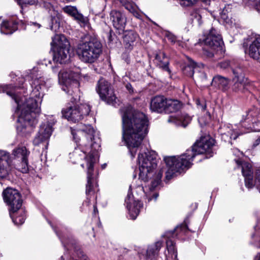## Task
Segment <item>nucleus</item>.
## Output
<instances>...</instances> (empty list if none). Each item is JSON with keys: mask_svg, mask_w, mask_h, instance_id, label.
I'll return each mask as SVG.
<instances>
[{"mask_svg": "<svg viewBox=\"0 0 260 260\" xmlns=\"http://www.w3.org/2000/svg\"><path fill=\"white\" fill-rule=\"evenodd\" d=\"M19 82L21 84L18 86L12 84L0 86V93L5 92L11 96L17 104V108L21 109L18 121L23 123L25 127H33L38 123L37 117L40 112L38 102L43 95L45 82L42 77L32 78L30 82L31 97L25 99V102L21 105L23 100L16 93V91L18 89L24 88L25 86L23 79H20Z\"/></svg>", "mask_w": 260, "mask_h": 260, "instance_id": "f257e3e1", "label": "nucleus"}, {"mask_svg": "<svg viewBox=\"0 0 260 260\" xmlns=\"http://www.w3.org/2000/svg\"><path fill=\"white\" fill-rule=\"evenodd\" d=\"M71 129V134L75 142L78 144L80 139L79 134L82 133L84 137L81 140V143L79 144V148H76L75 150L70 153V158L73 163L77 161L85 159L87 161V172L86 194L89 195L94 193V185L93 183V172L94 164L95 162L94 151L98 150L100 147L99 144L96 142H93L94 140L95 131L90 125H84V127L76 131Z\"/></svg>", "mask_w": 260, "mask_h": 260, "instance_id": "f03ea898", "label": "nucleus"}, {"mask_svg": "<svg viewBox=\"0 0 260 260\" xmlns=\"http://www.w3.org/2000/svg\"><path fill=\"white\" fill-rule=\"evenodd\" d=\"M122 139L130 154L134 158L137 149L148 133V120L142 112L136 111L131 106L121 108Z\"/></svg>", "mask_w": 260, "mask_h": 260, "instance_id": "7ed1b4c3", "label": "nucleus"}, {"mask_svg": "<svg viewBox=\"0 0 260 260\" xmlns=\"http://www.w3.org/2000/svg\"><path fill=\"white\" fill-rule=\"evenodd\" d=\"M58 80L62 84V89L71 96V103L61 111L62 116L73 122L82 120L89 115L91 108L88 104H78L80 101L78 81L74 78L73 73L68 72H60Z\"/></svg>", "mask_w": 260, "mask_h": 260, "instance_id": "20e7f679", "label": "nucleus"}, {"mask_svg": "<svg viewBox=\"0 0 260 260\" xmlns=\"http://www.w3.org/2000/svg\"><path fill=\"white\" fill-rule=\"evenodd\" d=\"M214 140L209 137L202 138L197 141L191 149H187L185 153L176 157V156H165L164 160L168 167L166 177L170 179L175 173L180 172L184 169L189 168L196 155L207 153L212 156V147Z\"/></svg>", "mask_w": 260, "mask_h": 260, "instance_id": "39448f33", "label": "nucleus"}, {"mask_svg": "<svg viewBox=\"0 0 260 260\" xmlns=\"http://www.w3.org/2000/svg\"><path fill=\"white\" fill-rule=\"evenodd\" d=\"M77 54L85 63L96 61L102 53V45L96 38H91L88 41L80 42L77 47Z\"/></svg>", "mask_w": 260, "mask_h": 260, "instance_id": "423d86ee", "label": "nucleus"}, {"mask_svg": "<svg viewBox=\"0 0 260 260\" xmlns=\"http://www.w3.org/2000/svg\"><path fill=\"white\" fill-rule=\"evenodd\" d=\"M54 49L53 60L60 64L67 63L70 59V44L63 35H56L51 43Z\"/></svg>", "mask_w": 260, "mask_h": 260, "instance_id": "0eeeda50", "label": "nucleus"}, {"mask_svg": "<svg viewBox=\"0 0 260 260\" xmlns=\"http://www.w3.org/2000/svg\"><path fill=\"white\" fill-rule=\"evenodd\" d=\"M138 161L139 179L146 182L148 180L149 175L157 166V155L155 152L153 151L140 153L138 155Z\"/></svg>", "mask_w": 260, "mask_h": 260, "instance_id": "6e6552de", "label": "nucleus"}, {"mask_svg": "<svg viewBox=\"0 0 260 260\" xmlns=\"http://www.w3.org/2000/svg\"><path fill=\"white\" fill-rule=\"evenodd\" d=\"M236 162L238 165L241 166L245 186L248 189H251L255 186L260 192V169L257 170L256 172L255 180L254 183L252 165L247 162H241L238 160H236Z\"/></svg>", "mask_w": 260, "mask_h": 260, "instance_id": "1a4fd4ad", "label": "nucleus"}, {"mask_svg": "<svg viewBox=\"0 0 260 260\" xmlns=\"http://www.w3.org/2000/svg\"><path fill=\"white\" fill-rule=\"evenodd\" d=\"M96 90L101 99L109 104L116 103V96L110 83L101 78L96 85Z\"/></svg>", "mask_w": 260, "mask_h": 260, "instance_id": "9d476101", "label": "nucleus"}, {"mask_svg": "<svg viewBox=\"0 0 260 260\" xmlns=\"http://www.w3.org/2000/svg\"><path fill=\"white\" fill-rule=\"evenodd\" d=\"M5 202L9 206V212H16L21 208L22 200L18 191L16 189L8 188L3 191Z\"/></svg>", "mask_w": 260, "mask_h": 260, "instance_id": "9b49d317", "label": "nucleus"}, {"mask_svg": "<svg viewBox=\"0 0 260 260\" xmlns=\"http://www.w3.org/2000/svg\"><path fill=\"white\" fill-rule=\"evenodd\" d=\"M188 228L186 225L182 224L176 227L175 229L171 232L167 233L166 236L168 238L166 241V248L168 250L169 254H171V258L174 256V258L176 259L177 257V251L175 246V243L171 238L170 236L172 235L174 237V235L176 233L177 236L179 233H185L187 231Z\"/></svg>", "mask_w": 260, "mask_h": 260, "instance_id": "f8f14e48", "label": "nucleus"}, {"mask_svg": "<svg viewBox=\"0 0 260 260\" xmlns=\"http://www.w3.org/2000/svg\"><path fill=\"white\" fill-rule=\"evenodd\" d=\"M248 45L249 56L254 59L260 60V36L256 35L248 38L244 42L243 47H247Z\"/></svg>", "mask_w": 260, "mask_h": 260, "instance_id": "ddd939ff", "label": "nucleus"}, {"mask_svg": "<svg viewBox=\"0 0 260 260\" xmlns=\"http://www.w3.org/2000/svg\"><path fill=\"white\" fill-rule=\"evenodd\" d=\"M203 42L206 46L216 50L222 48L223 44L221 36L214 28H211L207 36H205Z\"/></svg>", "mask_w": 260, "mask_h": 260, "instance_id": "4468645a", "label": "nucleus"}, {"mask_svg": "<svg viewBox=\"0 0 260 260\" xmlns=\"http://www.w3.org/2000/svg\"><path fill=\"white\" fill-rule=\"evenodd\" d=\"M12 159L10 153L0 150V179L5 177L11 170Z\"/></svg>", "mask_w": 260, "mask_h": 260, "instance_id": "2eb2a0df", "label": "nucleus"}, {"mask_svg": "<svg viewBox=\"0 0 260 260\" xmlns=\"http://www.w3.org/2000/svg\"><path fill=\"white\" fill-rule=\"evenodd\" d=\"M52 132V126L48 123L42 124L33 140V144L38 146L43 142L48 141Z\"/></svg>", "mask_w": 260, "mask_h": 260, "instance_id": "dca6fc26", "label": "nucleus"}, {"mask_svg": "<svg viewBox=\"0 0 260 260\" xmlns=\"http://www.w3.org/2000/svg\"><path fill=\"white\" fill-rule=\"evenodd\" d=\"M110 19L112 21L113 26L116 29L123 30L124 28L126 23V18L121 12L115 10L111 11Z\"/></svg>", "mask_w": 260, "mask_h": 260, "instance_id": "f3484780", "label": "nucleus"}, {"mask_svg": "<svg viewBox=\"0 0 260 260\" xmlns=\"http://www.w3.org/2000/svg\"><path fill=\"white\" fill-rule=\"evenodd\" d=\"M167 98L164 95L153 97L150 103V109L154 112L161 113L164 112Z\"/></svg>", "mask_w": 260, "mask_h": 260, "instance_id": "a211bd4d", "label": "nucleus"}, {"mask_svg": "<svg viewBox=\"0 0 260 260\" xmlns=\"http://www.w3.org/2000/svg\"><path fill=\"white\" fill-rule=\"evenodd\" d=\"M130 195L127 194L125 200L126 203V207L128 210L129 216L132 219H135L139 215L140 209L143 207V204L139 201H134L133 203L128 202L129 200Z\"/></svg>", "mask_w": 260, "mask_h": 260, "instance_id": "6ab92c4d", "label": "nucleus"}, {"mask_svg": "<svg viewBox=\"0 0 260 260\" xmlns=\"http://www.w3.org/2000/svg\"><path fill=\"white\" fill-rule=\"evenodd\" d=\"M212 85L217 88L225 92L230 88V79L224 77L217 75L212 79Z\"/></svg>", "mask_w": 260, "mask_h": 260, "instance_id": "aec40b11", "label": "nucleus"}, {"mask_svg": "<svg viewBox=\"0 0 260 260\" xmlns=\"http://www.w3.org/2000/svg\"><path fill=\"white\" fill-rule=\"evenodd\" d=\"M139 39L138 34L134 30H126L124 32L123 41L125 48L132 50L135 43Z\"/></svg>", "mask_w": 260, "mask_h": 260, "instance_id": "412c9836", "label": "nucleus"}, {"mask_svg": "<svg viewBox=\"0 0 260 260\" xmlns=\"http://www.w3.org/2000/svg\"><path fill=\"white\" fill-rule=\"evenodd\" d=\"M53 0H19L18 3L22 7L27 5H35L42 6L49 11L53 9L51 2Z\"/></svg>", "mask_w": 260, "mask_h": 260, "instance_id": "4be33fe9", "label": "nucleus"}, {"mask_svg": "<svg viewBox=\"0 0 260 260\" xmlns=\"http://www.w3.org/2000/svg\"><path fill=\"white\" fill-rule=\"evenodd\" d=\"M155 61L158 68L168 72L169 74L171 73V70L169 68V59L164 52H159L157 53L155 56Z\"/></svg>", "mask_w": 260, "mask_h": 260, "instance_id": "5701e85b", "label": "nucleus"}, {"mask_svg": "<svg viewBox=\"0 0 260 260\" xmlns=\"http://www.w3.org/2000/svg\"><path fill=\"white\" fill-rule=\"evenodd\" d=\"M17 21L11 20L3 21L1 26V32L5 35L12 34L18 29Z\"/></svg>", "mask_w": 260, "mask_h": 260, "instance_id": "b1692460", "label": "nucleus"}, {"mask_svg": "<svg viewBox=\"0 0 260 260\" xmlns=\"http://www.w3.org/2000/svg\"><path fill=\"white\" fill-rule=\"evenodd\" d=\"M182 104L180 101L177 100L167 98L164 113H175L180 110Z\"/></svg>", "mask_w": 260, "mask_h": 260, "instance_id": "393cba45", "label": "nucleus"}, {"mask_svg": "<svg viewBox=\"0 0 260 260\" xmlns=\"http://www.w3.org/2000/svg\"><path fill=\"white\" fill-rule=\"evenodd\" d=\"M234 83L232 86L231 90L234 93H242L247 90V80H233Z\"/></svg>", "mask_w": 260, "mask_h": 260, "instance_id": "a878e982", "label": "nucleus"}, {"mask_svg": "<svg viewBox=\"0 0 260 260\" xmlns=\"http://www.w3.org/2000/svg\"><path fill=\"white\" fill-rule=\"evenodd\" d=\"M61 20V14L58 13L57 11L52 10L50 19L51 29L54 31H57L60 27V22Z\"/></svg>", "mask_w": 260, "mask_h": 260, "instance_id": "bb28decb", "label": "nucleus"}, {"mask_svg": "<svg viewBox=\"0 0 260 260\" xmlns=\"http://www.w3.org/2000/svg\"><path fill=\"white\" fill-rule=\"evenodd\" d=\"M12 154L19 160L28 159L30 151L23 146H19L13 150Z\"/></svg>", "mask_w": 260, "mask_h": 260, "instance_id": "cd10ccee", "label": "nucleus"}, {"mask_svg": "<svg viewBox=\"0 0 260 260\" xmlns=\"http://www.w3.org/2000/svg\"><path fill=\"white\" fill-rule=\"evenodd\" d=\"M120 4L123 6L125 8L131 13L135 17L137 18H140L141 15L138 10V8L134 3L132 0H122Z\"/></svg>", "mask_w": 260, "mask_h": 260, "instance_id": "c85d7f7f", "label": "nucleus"}, {"mask_svg": "<svg viewBox=\"0 0 260 260\" xmlns=\"http://www.w3.org/2000/svg\"><path fill=\"white\" fill-rule=\"evenodd\" d=\"M161 247L162 242L161 241H157L154 245L149 246L147 250V257L152 259L153 257L157 256Z\"/></svg>", "mask_w": 260, "mask_h": 260, "instance_id": "c756f323", "label": "nucleus"}, {"mask_svg": "<svg viewBox=\"0 0 260 260\" xmlns=\"http://www.w3.org/2000/svg\"><path fill=\"white\" fill-rule=\"evenodd\" d=\"M198 66L196 62L190 58L188 59V64L183 69V73L185 75L192 77L194 75L196 70H198Z\"/></svg>", "mask_w": 260, "mask_h": 260, "instance_id": "7c9ffc66", "label": "nucleus"}, {"mask_svg": "<svg viewBox=\"0 0 260 260\" xmlns=\"http://www.w3.org/2000/svg\"><path fill=\"white\" fill-rule=\"evenodd\" d=\"M10 216L11 217L13 222L16 225H21L24 223L25 219V213L23 210H20L17 213H11L9 212Z\"/></svg>", "mask_w": 260, "mask_h": 260, "instance_id": "2f4dec72", "label": "nucleus"}, {"mask_svg": "<svg viewBox=\"0 0 260 260\" xmlns=\"http://www.w3.org/2000/svg\"><path fill=\"white\" fill-rule=\"evenodd\" d=\"M16 165V169L22 173H27L29 171L28 159L19 160Z\"/></svg>", "mask_w": 260, "mask_h": 260, "instance_id": "473e14b6", "label": "nucleus"}, {"mask_svg": "<svg viewBox=\"0 0 260 260\" xmlns=\"http://www.w3.org/2000/svg\"><path fill=\"white\" fill-rule=\"evenodd\" d=\"M232 71L234 75L233 80H247V78H245L243 70L241 67H238L233 68Z\"/></svg>", "mask_w": 260, "mask_h": 260, "instance_id": "72a5a7b5", "label": "nucleus"}, {"mask_svg": "<svg viewBox=\"0 0 260 260\" xmlns=\"http://www.w3.org/2000/svg\"><path fill=\"white\" fill-rule=\"evenodd\" d=\"M192 77L195 81L198 82H204L207 80L206 73L203 71H200L199 67L198 70H196Z\"/></svg>", "mask_w": 260, "mask_h": 260, "instance_id": "f704fd0d", "label": "nucleus"}, {"mask_svg": "<svg viewBox=\"0 0 260 260\" xmlns=\"http://www.w3.org/2000/svg\"><path fill=\"white\" fill-rule=\"evenodd\" d=\"M162 174L163 171L162 170H160L157 174L155 178L151 182V189H154L160 183Z\"/></svg>", "mask_w": 260, "mask_h": 260, "instance_id": "c9c22d12", "label": "nucleus"}, {"mask_svg": "<svg viewBox=\"0 0 260 260\" xmlns=\"http://www.w3.org/2000/svg\"><path fill=\"white\" fill-rule=\"evenodd\" d=\"M168 122L169 123H173L177 125H183L185 126V125L182 123V118L180 117H176L173 116H169Z\"/></svg>", "mask_w": 260, "mask_h": 260, "instance_id": "e433bc0d", "label": "nucleus"}, {"mask_svg": "<svg viewBox=\"0 0 260 260\" xmlns=\"http://www.w3.org/2000/svg\"><path fill=\"white\" fill-rule=\"evenodd\" d=\"M229 13L228 9L225 7L220 13V18L225 22H228L229 21Z\"/></svg>", "mask_w": 260, "mask_h": 260, "instance_id": "4c0bfd02", "label": "nucleus"}, {"mask_svg": "<svg viewBox=\"0 0 260 260\" xmlns=\"http://www.w3.org/2000/svg\"><path fill=\"white\" fill-rule=\"evenodd\" d=\"M213 50H215L212 49L211 48L210 49H207L204 47L203 48V55L209 58H212L214 54Z\"/></svg>", "mask_w": 260, "mask_h": 260, "instance_id": "58836bf2", "label": "nucleus"}, {"mask_svg": "<svg viewBox=\"0 0 260 260\" xmlns=\"http://www.w3.org/2000/svg\"><path fill=\"white\" fill-rule=\"evenodd\" d=\"M63 11L67 14H68L72 16H73L74 15H76L77 11L76 8L72 6L65 7L63 8Z\"/></svg>", "mask_w": 260, "mask_h": 260, "instance_id": "ea45409f", "label": "nucleus"}, {"mask_svg": "<svg viewBox=\"0 0 260 260\" xmlns=\"http://www.w3.org/2000/svg\"><path fill=\"white\" fill-rule=\"evenodd\" d=\"M249 3L257 12H260V0H249Z\"/></svg>", "mask_w": 260, "mask_h": 260, "instance_id": "a19ab883", "label": "nucleus"}, {"mask_svg": "<svg viewBox=\"0 0 260 260\" xmlns=\"http://www.w3.org/2000/svg\"><path fill=\"white\" fill-rule=\"evenodd\" d=\"M165 36L172 44H175L177 42L176 37L171 32H166Z\"/></svg>", "mask_w": 260, "mask_h": 260, "instance_id": "79ce46f5", "label": "nucleus"}, {"mask_svg": "<svg viewBox=\"0 0 260 260\" xmlns=\"http://www.w3.org/2000/svg\"><path fill=\"white\" fill-rule=\"evenodd\" d=\"M223 136L230 137L231 139L236 140L238 137V135L232 129H230L227 133L222 134Z\"/></svg>", "mask_w": 260, "mask_h": 260, "instance_id": "37998d69", "label": "nucleus"}, {"mask_svg": "<svg viewBox=\"0 0 260 260\" xmlns=\"http://www.w3.org/2000/svg\"><path fill=\"white\" fill-rule=\"evenodd\" d=\"M196 104L198 108L202 111H204L206 109V105L205 101H203L201 102L200 100L198 99L196 101Z\"/></svg>", "mask_w": 260, "mask_h": 260, "instance_id": "c03bdc74", "label": "nucleus"}, {"mask_svg": "<svg viewBox=\"0 0 260 260\" xmlns=\"http://www.w3.org/2000/svg\"><path fill=\"white\" fill-rule=\"evenodd\" d=\"M196 104L198 108L202 111H204L206 109V105L205 101H203L201 102L200 100L198 99L196 101Z\"/></svg>", "mask_w": 260, "mask_h": 260, "instance_id": "a18cd8bd", "label": "nucleus"}, {"mask_svg": "<svg viewBox=\"0 0 260 260\" xmlns=\"http://www.w3.org/2000/svg\"><path fill=\"white\" fill-rule=\"evenodd\" d=\"M196 104L198 108L202 111H204L206 109V105L205 101H203L201 102L200 100L198 99L196 101Z\"/></svg>", "mask_w": 260, "mask_h": 260, "instance_id": "49530a36", "label": "nucleus"}, {"mask_svg": "<svg viewBox=\"0 0 260 260\" xmlns=\"http://www.w3.org/2000/svg\"><path fill=\"white\" fill-rule=\"evenodd\" d=\"M180 1V5L185 6L188 7L192 5L196 0H179Z\"/></svg>", "mask_w": 260, "mask_h": 260, "instance_id": "de8ad7c7", "label": "nucleus"}, {"mask_svg": "<svg viewBox=\"0 0 260 260\" xmlns=\"http://www.w3.org/2000/svg\"><path fill=\"white\" fill-rule=\"evenodd\" d=\"M73 17H75L76 19L81 22L84 21V18L82 14L78 13L77 11L76 12V15H74Z\"/></svg>", "mask_w": 260, "mask_h": 260, "instance_id": "09e8293b", "label": "nucleus"}, {"mask_svg": "<svg viewBox=\"0 0 260 260\" xmlns=\"http://www.w3.org/2000/svg\"><path fill=\"white\" fill-rule=\"evenodd\" d=\"M230 66V62L228 61H223L220 63V67L222 68L226 69Z\"/></svg>", "mask_w": 260, "mask_h": 260, "instance_id": "8fccbe9b", "label": "nucleus"}, {"mask_svg": "<svg viewBox=\"0 0 260 260\" xmlns=\"http://www.w3.org/2000/svg\"><path fill=\"white\" fill-rule=\"evenodd\" d=\"M259 145H260V136L254 142L253 146L256 147Z\"/></svg>", "mask_w": 260, "mask_h": 260, "instance_id": "3c124183", "label": "nucleus"}, {"mask_svg": "<svg viewBox=\"0 0 260 260\" xmlns=\"http://www.w3.org/2000/svg\"><path fill=\"white\" fill-rule=\"evenodd\" d=\"M54 231L56 232L57 235L59 237V238L60 239V240H61V242H62V243H64V242L63 241V238L61 237V235L58 233V232L57 231V230L56 229H54Z\"/></svg>", "mask_w": 260, "mask_h": 260, "instance_id": "603ef678", "label": "nucleus"}, {"mask_svg": "<svg viewBox=\"0 0 260 260\" xmlns=\"http://www.w3.org/2000/svg\"><path fill=\"white\" fill-rule=\"evenodd\" d=\"M82 255V257L80 258V260H87V257L84 255L82 253H81Z\"/></svg>", "mask_w": 260, "mask_h": 260, "instance_id": "864d4df0", "label": "nucleus"}, {"mask_svg": "<svg viewBox=\"0 0 260 260\" xmlns=\"http://www.w3.org/2000/svg\"><path fill=\"white\" fill-rule=\"evenodd\" d=\"M121 250L122 251L123 253H126L129 251V249L126 248H121Z\"/></svg>", "mask_w": 260, "mask_h": 260, "instance_id": "5fc2aeb1", "label": "nucleus"}, {"mask_svg": "<svg viewBox=\"0 0 260 260\" xmlns=\"http://www.w3.org/2000/svg\"><path fill=\"white\" fill-rule=\"evenodd\" d=\"M98 212V208L96 206V205H94L93 206V213L95 214L96 213Z\"/></svg>", "mask_w": 260, "mask_h": 260, "instance_id": "6e6d98bb", "label": "nucleus"}, {"mask_svg": "<svg viewBox=\"0 0 260 260\" xmlns=\"http://www.w3.org/2000/svg\"><path fill=\"white\" fill-rule=\"evenodd\" d=\"M32 24L34 26H36L38 27V28H40L41 27V25L37 22H32Z\"/></svg>", "mask_w": 260, "mask_h": 260, "instance_id": "4d7b16f0", "label": "nucleus"}, {"mask_svg": "<svg viewBox=\"0 0 260 260\" xmlns=\"http://www.w3.org/2000/svg\"><path fill=\"white\" fill-rule=\"evenodd\" d=\"M255 246L257 247L260 248V240H259V242L258 243L255 244Z\"/></svg>", "mask_w": 260, "mask_h": 260, "instance_id": "13d9d810", "label": "nucleus"}, {"mask_svg": "<svg viewBox=\"0 0 260 260\" xmlns=\"http://www.w3.org/2000/svg\"><path fill=\"white\" fill-rule=\"evenodd\" d=\"M255 260H260V254L255 257Z\"/></svg>", "mask_w": 260, "mask_h": 260, "instance_id": "bf43d9fd", "label": "nucleus"}, {"mask_svg": "<svg viewBox=\"0 0 260 260\" xmlns=\"http://www.w3.org/2000/svg\"><path fill=\"white\" fill-rule=\"evenodd\" d=\"M170 256L166 254V260H169Z\"/></svg>", "mask_w": 260, "mask_h": 260, "instance_id": "052dcab7", "label": "nucleus"}, {"mask_svg": "<svg viewBox=\"0 0 260 260\" xmlns=\"http://www.w3.org/2000/svg\"><path fill=\"white\" fill-rule=\"evenodd\" d=\"M154 197V199L155 200H156L158 197V194H155L153 195Z\"/></svg>", "mask_w": 260, "mask_h": 260, "instance_id": "680f3d73", "label": "nucleus"}, {"mask_svg": "<svg viewBox=\"0 0 260 260\" xmlns=\"http://www.w3.org/2000/svg\"><path fill=\"white\" fill-rule=\"evenodd\" d=\"M129 86H131V85L130 84H129V85H126V87H127V88H129V87H128Z\"/></svg>", "mask_w": 260, "mask_h": 260, "instance_id": "e2e57ef3", "label": "nucleus"}, {"mask_svg": "<svg viewBox=\"0 0 260 260\" xmlns=\"http://www.w3.org/2000/svg\"><path fill=\"white\" fill-rule=\"evenodd\" d=\"M129 86H131V85L130 84H129V85H126V87H127V88H129V87H128Z\"/></svg>", "mask_w": 260, "mask_h": 260, "instance_id": "0e129e2a", "label": "nucleus"}, {"mask_svg": "<svg viewBox=\"0 0 260 260\" xmlns=\"http://www.w3.org/2000/svg\"><path fill=\"white\" fill-rule=\"evenodd\" d=\"M81 167H82V168H84V165H83V164H81Z\"/></svg>", "mask_w": 260, "mask_h": 260, "instance_id": "69168bd1", "label": "nucleus"}, {"mask_svg": "<svg viewBox=\"0 0 260 260\" xmlns=\"http://www.w3.org/2000/svg\"><path fill=\"white\" fill-rule=\"evenodd\" d=\"M105 166H106V164H105L104 165H103V166L102 167H103V168H105Z\"/></svg>", "mask_w": 260, "mask_h": 260, "instance_id": "338daca9", "label": "nucleus"}, {"mask_svg": "<svg viewBox=\"0 0 260 260\" xmlns=\"http://www.w3.org/2000/svg\"><path fill=\"white\" fill-rule=\"evenodd\" d=\"M198 17H199V19H200L201 17L200 15H198Z\"/></svg>", "mask_w": 260, "mask_h": 260, "instance_id": "774afa93", "label": "nucleus"}]
</instances>
